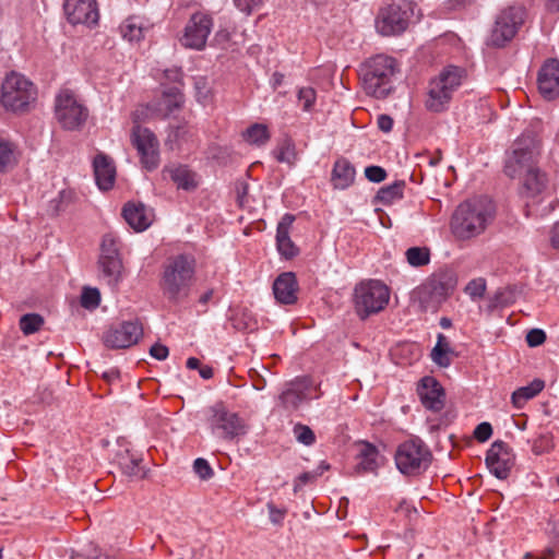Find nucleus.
I'll return each mask as SVG.
<instances>
[{"instance_id": "obj_1", "label": "nucleus", "mask_w": 559, "mask_h": 559, "mask_svg": "<svg viewBox=\"0 0 559 559\" xmlns=\"http://www.w3.org/2000/svg\"><path fill=\"white\" fill-rule=\"evenodd\" d=\"M496 205L488 197L462 202L453 212L450 228L457 240H471L483 235L493 223Z\"/></svg>"}, {"instance_id": "obj_2", "label": "nucleus", "mask_w": 559, "mask_h": 559, "mask_svg": "<svg viewBox=\"0 0 559 559\" xmlns=\"http://www.w3.org/2000/svg\"><path fill=\"white\" fill-rule=\"evenodd\" d=\"M197 261L191 254H177L169 258L163 267L159 282L164 296L171 302L188 298L195 278Z\"/></svg>"}, {"instance_id": "obj_3", "label": "nucleus", "mask_w": 559, "mask_h": 559, "mask_svg": "<svg viewBox=\"0 0 559 559\" xmlns=\"http://www.w3.org/2000/svg\"><path fill=\"white\" fill-rule=\"evenodd\" d=\"M521 194L525 200L526 216L543 217L554 210V200L549 195V180L539 166L524 169Z\"/></svg>"}, {"instance_id": "obj_4", "label": "nucleus", "mask_w": 559, "mask_h": 559, "mask_svg": "<svg viewBox=\"0 0 559 559\" xmlns=\"http://www.w3.org/2000/svg\"><path fill=\"white\" fill-rule=\"evenodd\" d=\"M396 71L394 58L386 55L370 58L360 70L365 92L376 98H384L393 90L392 78Z\"/></svg>"}, {"instance_id": "obj_5", "label": "nucleus", "mask_w": 559, "mask_h": 559, "mask_svg": "<svg viewBox=\"0 0 559 559\" xmlns=\"http://www.w3.org/2000/svg\"><path fill=\"white\" fill-rule=\"evenodd\" d=\"M37 88L24 75L12 72L4 79L1 86L0 103L2 107L12 114L24 115L36 105Z\"/></svg>"}, {"instance_id": "obj_6", "label": "nucleus", "mask_w": 559, "mask_h": 559, "mask_svg": "<svg viewBox=\"0 0 559 559\" xmlns=\"http://www.w3.org/2000/svg\"><path fill=\"white\" fill-rule=\"evenodd\" d=\"M542 155V139L534 130H525L512 144L506 160V174L514 178L524 169L537 167Z\"/></svg>"}, {"instance_id": "obj_7", "label": "nucleus", "mask_w": 559, "mask_h": 559, "mask_svg": "<svg viewBox=\"0 0 559 559\" xmlns=\"http://www.w3.org/2000/svg\"><path fill=\"white\" fill-rule=\"evenodd\" d=\"M465 74V70L460 67H445L429 82L427 98L425 100L426 108L432 112L445 110L449 107L453 94L461 86Z\"/></svg>"}, {"instance_id": "obj_8", "label": "nucleus", "mask_w": 559, "mask_h": 559, "mask_svg": "<svg viewBox=\"0 0 559 559\" xmlns=\"http://www.w3.org/2000/svg\"><path fill=\"white\" fill-rule=\"evenodd\" d=\"M389 300V287L377 280L361 282L354 289L355 310L361 319L382 311Z\"/></svg>"}, {"instance_id": "obj_9", "label": "nucleus", "mask_w": 559, "mask_h": 559, "mask_svg": "<svg viewBox=\"0 0 559 559\" xmlns=\"http://www.w3.org/2000/svg\"><path fill=\"white\" fill-rule=\"evenodd\" d=\"M55 116L63 129L74 131L85 124L88 109L74 91L61 88L55 98Z\"/></svg>"}, {"instance_id": "obj_10", "label": "nucleus", "mask_w": 559, "mask_h": 559, "mask_svg": "<svg viewBox=\"0 0 559 559\" xmlns=\"http://www.w3.org/2000/svg\"><path fill=\"white\" fill-rule=\"evenodd\" d=\"M206 423L212 433L224 440H233L247 432L246 421L223 402H217L206 411Z\"/></svg>"}, {"instance_id": "obj_11", "label": "nucleus", "mask_w": 559, "mask_h": 559, "mask_svg": "<svg viewBox=\"0 0 559 559\" xmlns=\"http://www.w3.org/2000/svg\"><path fill=\"white\" fill-rule=\"evenodd\" d=\"M121 246V240L114 233H107L102 238L97 263L103 278L112 288L117 287L122 280Z\"/></svg>"}, {"instance_id": "obj_12", "label": "nucleus", "mask_w": 559, "mask_h": 559, "mask_svg": "<svg viewBox=\"0 0 559 559\" xmlns=\"http://www.w3.org/2000/svg\"><path fill=\"white\" fill-rule=\"evenodd\" d=\"M431 452L419 439L401 443L395 452V464L404 475H418L426 471L431 462Z\"/></svg>"}, {"instance_id": "obj_13", "label": "nucleus", "mask_w": 559, "mask_h": 559, "mask_svg": "<svg viewBox=\"0 0 559 559\" xmlns=\"http://www.w3.org/2000/svg\"><path fill=\"white\" fill-rule=\"evenodd\" d=\"M413 14L411 2L388 4L379 10L376 28L383 36L400 35L407 29Z\"/></svg>"}, {"instance_id": "obj_14", "label": "nucleus", "mask_w": 559, "mask_h": 559, "mask_svg": "<svg viewBox=\"0 0 559 559\" xmlns=\"http://www.w3.org/2000/svg\"><path fill=\"white\" fill-rule=\"evenodd\" d=\"M214 25L213 17L205 12H195L188 20L180 44L189 49L203 50Z\"/></svg>"}, {"instance_id": "obj_15", "label": "nucleus", "mask_w": 559, "mask_h": 559, "mask_svg": "<svg viewBox=\"0 0 559 559\" xmlns=\"http://www.w3.org/2000/svg\"><path fill=\"white\" fill-rule=\"evenodd\" d=\"M131 142L136 148L141 164L147 170L159 165V143L155 134L147 128L136 124L132 129Z\"/></svg>"}, {"instance_id": "obj_16", "label": "nucleus", "mask_w": 559, "mask_h": 559, "mask_svg": "<svg viewBox=\"0 0 559 559\" xmlns=\"http://www.w3.org/2000/svg\"><path fill=\"white\" fill-rule=\"evenodd\" d=\"M522 21L523 17L520 9L510 8L502 11L495 22L487 44L493 47H503L514 37Z\"/></svg>"}, {"instance_id": "obj_17", "label": "nucleus", "mask_w": 559, "mask_h": 559, "mask_svg": "<svg viewBox=\"0 0 559 559\" xmlns=\"http://www.w3.org/2000/svg\"><path fill=\"white\" fill-rule=\"evenodd\" d=\"M142 335V328L138 322H122L109 328L104 334V344L108 348H127L134 345Z\"/></svg>"}, {"instance_id": "obj_18", "label": "nucleus", "mask_w": 559, "mask_h": 559, "mask_svg": "<svg viewBox=\"0 0 559 559\" xmlns=\"http://www.w3.org/2000/svg\"><path fill=\"white\" fill-rule=\"evenodd\" d=\"M486 464L497 478L504 479L514 465V455L506 442L495 441L487 451Z\"/></svg>"}, {"instance_id": "obj_19", "label": "nucleus", "mask_w": 559, "mask_h": 559, "mask_svg": "<svg viewBox=\"0 0 559 559\" xmlns=\"http://www.w3.org/2000/svg\"><path fill=\"white\" fill-rule=\"evenodd\" d=\"M63 9L68 21L74 25H93L99 17L95 0H64Z\"/></svg>"}, {"instance_id": "obj_20", "label": "nucleus", "mask_w": 559, "mask_h": 559, "mask_svg": "<svg viewBox=\"0 0 559 559\" xmlns=\"http://www.w3.org/2000/svg\"><path fill=\"white\" fill-rule=\"evenodd\" d=\"M538 90L546 99H555L559 96V60L547 59L538 72Z\"/></svg>"}, {"instance_id": "obj_21", "label": "nucleus", "mask_w": 559, "mask_h": 559, "mask_svg": "<svg viewBox=\"0 0 559 559\" xmlns=\"http://www.w3.org/2000/svg\"><path fill=\"white\" fill-rule=\"evenodd\" d=\"M183 94L178 86L165 87L160 97L152 102L147 109L152 116L167 118L176 110L180 109L183 104Z\"/></svg>"}, {"instance_id": "obj_22", "label": "nucleus", "mask_w": 559, "mask_h": 559, "mask_svg": "<svg viewBox=\"0 0 559 559\" xmlns=\"http://www.w3.org/2000/svg\"><path fill=\"white\" fill-rule=\"evenodd\" d=\"M417 392L423 405L427 409L439 412L443 408L445 394L442 386L435 378H423L418 385Z\"/></svg>"}, {"instance_id": "obj_23", "label": "nucleus", "mask_w": 559, "mask_h": 559, "mask_svg": "<svg viewBox=\"0 0 559 559\" xmlns=\"http://www.w3.org/2000/svg\"><path fill=\"white\" fill-rule=\"evenodd\" d=\"M127 224L135 231L147 229L154 219L153 210L141 202H128L122 209Z\"/></svg>"}, {"instance_id": "obj_24", "label": "nucleus", "mask_w": 559, "mask_h": 559, "mask_svg": "<svg viewBox=\"0 0 559 559\" xmlns=\"http://www.w3.org/2000/svg\"><path fill=\"white\" fill-rule=\"evenodd\" d=\"M298 283L293 272L280 274L273 283L275 299L283 305H293L297 301Z\"/></svg>"}, {"instance_id": "obj_25", "label": "nucleus", "mask_w": 559, "mask_h": 559, "mask_svg": "<svg viewBox=\"0 0 559 559\" xmlns=\"http://www.w3.org/2000/svg\"><path fill=\"white\" fill-rule=\"evenodd\" d=\"M311 382L308 379H297L289 388L282 392L280 400L285 408L296 409L298 406L312 396L309 393Z\"/></svg>"}, {"instance_id": "obj_26", "label": "nucleus", "mask_w": 559, "mask_h": 559, "mask_svg": "<svg viewBox=\"0 0 559 559\" xmlns=\"http://www.w3.org/2000/svg\"><path fill=\"white\" fill-rule=\"evenodd\" d=\"M295 221L292 214H285L280 221L276 229V246L278 252L286 259L298 254V249L289 237V230Z\"/></svg>"}, {"instance_id": "obj_27", "label": "nucleus", "mask_w": 559, "mask_h": 559, "mask_svg": "<svg viewBox=\"0 0 559 559\" xmlns=\"http://www.w3.org/2000/svg\"><path fill=\"white\" fill-rule=\"evenodd\" d=\"M95 180L100 190H109L112 188L116 178V168L110 158L106 155L98 154L94 158Z\"/></svg>"}, {"instance_id": "obj_28", "label": "nucleus", "mask_w": 559, "mask_h": 559, "mask_svg": "<svg viewBox=\"0 0 559 559\" xmlns=\"http://www.w3.org/2000/svg\"><path fill=\"white\" fill-rule=\"evenodd\" d=\"M453 288L452 280L445 275H433L425 283L419 294L429 296L433 301L440 302L444 299Z\"/></svg>"}, {"instance_id": "obj_29", "label": "nucleus", "mask_w": 559, "mask_h": 559, "mask_svg": "<svg viewBox=\"0 0 559 559\" xmlns=\"http://www.w3.org/2000/svg\"><path fill=\"white\" fill-rule=\"evenodd\" d=\"M178 189L187 191L194 190L198 187L199 180L194 171L185 165L168 166L164 169Z\"/></svg>"}, {"instance_id": "obj_30", "label": "nucleus", "mask_w": 559, "mask_h": 559, "mask_svg": "<svg viewBox=\"0 0 559 559\" xmlns=\"http://www.w3.org/2000/svg\"><path fill=\"white\" fill-rule=\"evenodd\" d=\"M150 23L141 16H129L119 26L123 39L130 43H138L144 38L145 32L150 29Z\"/></svg>"}, {"instance_id": "obj_31", "label": "nucleus", "mask_w": 559, "mask_h": 559, "mask_svg": "<svg viewBox=\"0 0 559 559\" xmlns=\"http://www.w3.org/2000/svg\"><path fill=\"white\" fill-rule=\"evenodd\" d=\"M356 170L349 160L338 158L332 170V183L336 189H346L353 185Z\"/></svg>"}, {"instance_id": "obj_32", "label": "nucleus", "mask_w": 559, "mask_h": 559, "mask_svg": "<svg viewBox=\"0 0 559 559\" xmlns=\"http://www.w3.org/2000/svg\"><path fill=\"white\" fill-rule=\"evenodd\" d=\"M380 465V456L376 447L365 443L359 452L357 469L362 473H373Z\"/></svg>"}, {"instance_id": "obj_33", "label": "nucleus", "mask_w": 559, "mask_h": 559, "mask_svg": "<svg viewBox=\"0 0 559 559\" xmlns=\"http://www.w3.org/2000/svg\"><path fill=\"white\" fill-rule=\"evenodd\" d=\"M544 388L545 382L540 379H535L530 384L519 388L511 396L513 405L516 408H522L527 401L535 397Z\"/></svg>"}, {"instance_id": "obj_34", "label": "nucleus", "mask_w": 559, "mask_h": 559, "mask_svg": "<svg viewBox=\"0 0 559 559\" xmlns=\"http://www.w3.org/2000/svg\"><path fill=\"white\" fill-rule=\"evenodd\" d=\"M405 181L396 180L395 182L382 187L377 195L376 201L382 205H391L400 201L404 197Z\"/></svg>"}, {"instance_id": "obj_35", "label": "nucleus", "mask_w": 559, "mask_h": 559, "mask_svg": "<svg viewBox=\"0 0 559 559\" xmlns=\"http://www.w3.org/2000/svg\"><path fill=\"white\" fill-rule=\"evenodd\" d=\"M454 354L451 348L450 342L447 336L439 333L437 336V344L431 350V359L440 367H448L451 365V356Z\"/></svg>"}, {"instance_id": "obj_36", "label": "nucleus", "mask_w": 559, "mask_h": 559, "mask_svg": "<svg viewBox=\"0 0 559 559\" xmlns=\"http://www.w3.org/2000/svg\"><path fill=\"white\" fill-rule=\"evenodd\" d=\"M142 457L126 451V455H119V465L122 473L129 477L143 478L145 476L144 468L142 466Z\"/></svg>"}, {"instance_id": "obj_37", "label": "nucleus", "mask_w": 559, "mask_h": 559, "mask_svg": "<svg viewBox=\"0 0 559 559\" xmlns=\"http://www.w3.org/2000/svg\"><path fill=\"white\" fill-rule=\"evenodd\" d=\"M17 162L16 145L10 140L0 136V173L12 168Z\"/></svg>"}, {"instance_id": "obj_38", "label": "nucleus", "mask_w": 559, "mask_h": 559, "mask_svg": "<svg viewBox=\"0 0 559 559\" xmlns=\"http://www.w3.org/2000/svg\"><path fill=\"white\" fill-rule=\"evenodd\" d=\"M243 139L250 144L262 146L270 140V132L265 124L254 123L243 132Z\"/></svg>"}, {"instance_id": "obj_39", "label": "nucleus", "mask_w": 559, "mask_h": 559, "mask_svg": "<svg viewBox=\"0 0 559 559\" xmlns=\"http://www.w3.org/2000/svg\"><path fill=\"white\" fill-rule=\"evenodd\" d=\"M45 320L38 313H26L20 318L19 326L24 335H32L38 332L44 325Z\"/></svg>"}, {"instance_id": "obj_40", "label": "nucleus", "mask_w": 559, "mask_h": 559, "mask_svg": "<svg viewBox=\"0 0 559 559\" xmlns=\"http://www.w3.org/2000/svg\"><path fill=\"white\" fill-rule=\"evenodd\" d=\"M405 255L407 262L414 267L424 266L430 262V251L426 247H412L406 250Z\"/></svg>"}, {"instance_id": "obj_41", "label": "nucleus", "mask_w": 559, "mask_h": 559, "mask_svg": "<svg viewBox=\"0 0 559 559\" xmlns=\"http://www.w3.org/2000/svg\"><path fill=\"white\" fill-rule=\"evenodd\" d=\"M297 98L301 104L302 110L310 112L316 105L317 92L312 87H301L298 90Z\"/></svg>"}, {"instance_id": "obj_42", "label": "nucleus", "mask_w": 559, "mask_h": 559, "mask_svg": "<svg viewBox=\"0 0 559 559\" xmlns=\"http://www.w3.org/2000/svg\"><path fill=\"white\" fill-rule=\"evenodd\" d=\"M100 294L97 288L85 287L81 295V305L86 309H95L99 306Z\"/></svg>"}, {"instance_id": "obj_43", "label": "nucleus", "mask_w": 559, "mask_h": 559, "mask_svg": "<svg viewBox=\"0 0 559 559\" xmlns=\"http://www.w3.org/2000/svg\"><path fill=\"white\" fill-rule=\"evenodd\" d=\"M294 435L300 443L305 445H311L316 441L313 431L305 425L298 424L294 427Z\"/></svg>"}, {"instance_id": "obj_44", "label": "nucleus", "mask_w": 559, "mask_h": 559, "mask_svg": "<svg viewBox=\"0 0 559 559\" xmlns=\"http://www.w3.org/2000/svg\"><path fill=\"white\" fill-rule=\"evenodd\" d=\"M195 474L203 480L210 479L213 475V468L205 459L199 457L193 463Z\"/></svg>"}, {"instance_id": "obj_45", "label": "nucleus", "mask_w": 559, "mask_h": 559, "mask_svg": "<svg viewBox=\"0 0 559 559\" xmlns=\"http://www.w3.org/2000/svg\"><path fill=\"white\" fill-rule=\"evenodd\" d=\"M486 290V281L484 278H475L471 281L466 287L465 292L472 298H480L485 294Z\"/></svg>"}, {"instance_id": "obj_46", "label": "nucleus", "mask_w": 559, "mask_h": 559, "mask_svg": "<svg viewBox=\"0 0 559 559\" xmlns=\"http://www.w3.org/2000/svg\"><path fill=\"white\" fill-rule=\"evenodd\" d=\"M269 518L272 524L282 525L286 516L287 510L277 508L273 502L266 504Z\"/></svg>"}, {"instance_id": "obj_47", "label": "nucleus", "mask_w": 559, "mask_h": 559, "mask_svg": "<svg viewBox=\"0 0 559 559\" xmlns=\"http://www.w3.org/2000/svg\"><path fill=\"white\" fill-rule=\"evenodd\" d=\"M366 178L371 182H381L386 178V171L380 166H368L365 169Z\"/></svg>"}, {"instance_id": "obj_48", "label": "nucleus", "mask_w": 559, "mask_h": 559, "mask_svg": "<svg viewBox=\"0 0 559 559\" xmlns=\"http://www.w3.org/2000/svg\"><path fill=\"white\" fill-rule=\"evenodd\" d=\"M235 7L247 15H250L254 10L259 9L262 0H233Z\"/></svg>"}, {"instance_id": "obj_49", "label": "nucleus", "mask_w": 559, "mask_h": 559, "mask_svg": "<svg viewBox=\"0 0 559 559\" xmlns=\"http://www.w3.org/2000/svg\"><path fill=\"white\" fill-rule=\"evenodd\" d=\"M525 340L530 347H536L546 341V333L540 329H532L527 332Z\"/></svg>"}, {"instance_id": "obj_50", "label": "nucleus", "mask_w": 559, "mask_h": 559, "mask_svg": "<svg viewBox=\"0 0 559 559\" xmlns=\"http://www.w3.org/2000/svg\"><path fill=\"white\" fill-rule=\"evenodd\" d=\"M492 435V427L489 423H481L476 426L474 430V437L479 442L487 441Z\"/></svg>"}, {"instance_id": "obj_51", "label": "nucleus", "mask_w": 559, "mask_h": 559, "mask_svg": "<svg viewBox=\"0 0 559 559\" xmlns=\"http://www.w3.org/2000/svg\"><path fill=\"white\" fill-rule=\"evenodd\" d=\"M294 150L289 143H284L276 151V159L281 163H292Z\"/></svg>"}, {"instance_id": "obj_52", "label": "nucleus", "mask_w": 559, "mask_h": 559, "mask_svg": "<svg viewBox=\"0 0 559 559\" xmlns=\"http://www.w3.org/2000/svg\"><path fill=\"white\" fill-rule=\"evenodd\" d=\"M164 76L167 81H170L174 83L173 86H178L180 88L181 76H182L180 69H178V68L167 69L164 71Z\"/></svg>"}, {"instance_id": "obj_53", "label": "nucleus", "mask_w": 559, "mask_h": 559, "mask_svg": "<svg viewBox=\"0 0 559 559\" xmlns=\"http://www.w3.org/2000/svg\"><path fill=\"white\" fill-rule=\"evenodd\" d=\"M168 353H169L168 348L165 345L159 344V343L154 344L150 348L151 356L157 360H165L168 356Z\"/></svg>"}, {"instance_id": "obj_54", "label": "nucleus", "mask_w": 559, "mask_h": 559, "mask_svg": "<svg viewBox=\"0 0 559 559\" xmlns=\"http://www.w3.org/2000/svg\"><path fill=\"white\" fill-rule=\"evenodd\" d=\"M319 476H321V473L314 471L300 474L295 484V491L298 489L299 486L311 483Z\"/></svg>"}, {"instance_id": "obj_55", "label": "nucleus", "mask_w": 559, "mask_h": 559, "mask_svg": "<svg viewBox=\"0 0 559 559\" xmlns=\"http://www.w3.org/2000/svg\"><path fill=\"white\" fill-rule=\"evenodd\" d=\"M378 127L383 132H390L393 128V119L388 115L378 117Z\"/></svg>"}, {"instance_id": "obj_56", "label": "nucleus", "mask_w": 559, "mask_h": 559, "mask_svg": "<svg viewBox=\"0 0 559 559\" xmlns=\"http://www.w3.org/2000/svg\"><path fill=\"white\" fill-rule=\"evenodd\" d=\"M119 376H120L119 370L116 368H110L109 370H107L103 373V378L108 383H114L115 381H117L119 379Z\"/></svg>"}, {"instance_id": "obj_57", "label": "nucleus", "mask_w": 559, "mask_h": 559, "mask_svg": "<svg viewBox=\"0 0 559 559\" xmlns=\"http://www.w3.org/2000/svg\"><path fill=\"white\" fill-rule=\"evenodd\" d=\"M552 246L559 248V221L555 224L551 234Z\"/></svg>"}, {"instance_id": "obj_58", "label": "nucleus", "mask_w": 559, "mask_h": 559, "mask_svg": "<svg viewBox=\"0 0 559 559\" xmlns=\"http://www.w3.org/2000/svg\"><path fill=\"white\" fill-rule=\"evenodd\" d=\"M199 373L203 379H211L213 377V369L209 366L201 367Z\"/></svg>"}, {"instance_id": "obj_59", "label": "nucleus", "mask_w": 559, "mask_h": 559, "mask_svg": "<svg viewBox=\"0 0 559 559\" xmlns=\"http://www.w3.org/2000/svg\"><path fill=\"white\" fill-rule=\"evenodd\" d=\"M200 367V360L195 357H190L187 360V368L188 369H198Z\"/></svg>"}, {"instance_id": "obj_60", "label": "nucleus", "mask_w": 559, "mask_h": 559, "mask_svg": "<svg viewBox=\"0 0 559 559\" xmlns=\"http://www.w3.org/2000/svg\"><path fill=\"white\" fill-rule=\"evenodd\" d=\"M213 296V292L212 290H207L205 292L204 294H202L199 298V302L202 304V305H206L210 299L212 298Z\"/></svg>"}, {"instance_id": "obj_61", "label": "nucleus", "mask_w": 559, "mask_h": 559, "mask_svg": "<svg viewBox=\"0 0 559 559\" xmlns=\"http://www.w3.org/2000/svg\"><path fill=\"white\" fill-rule=\"evenodd\" d=\"M547 8L549 11H552V12L559 11V0H548Z\"/></svg>"}, {"instance_id": "obj_62", "label": "nucleus", "mask_w": 559, "mask_h": 559, "mask_svg": "<svg viewBox=\"0 0 559 559\" xmlns=\"http://www.w3.org/2000/svg\"><path fill=\"white\" fill-rule=\"evenodd\" d=\"M283 79H284V75L282 73H274L273 74V84H274V87L278 86L282 84L283 82Z\"/></svg>"}, {"instance_id": "obj_63", "label": "nucleus", "mask_w": 559, "mask_h": 559, "mask_svg": "<svg viewBox=\"0 0 559 559\" xmlns=\"http://www.w3.org/2000/svg\"><path fill=\"white\" fill-rule=\"evenodd\" d=\"M440 325L443 328V329H449L451 328V320L448 319V318H441L440 320Z\"/></svg>"}, {"instance_id": "obj_64", "label": "nucleus", "mask_w": 559, "mask_h": 559, "mask_svg": "<svg viewBox=\"0 0 559 559\" xmlns=\"http://www.w3.org/2000/svg\"><path fill=\"white\" fill-rule=\"evenodd\" d=\"M329 467H330L329 464H325L324 462H322L316 472L321 473V475H322L324 471L329 469Z\"/></svg>"}]
</instances>
